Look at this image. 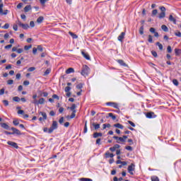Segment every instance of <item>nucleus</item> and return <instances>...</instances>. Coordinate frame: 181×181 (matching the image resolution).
<instances>
[{
	"instance_id": "1",
	"label": "nucleus",
	"mask_w": 181,
	"mask_h": 181,
	"mask_svg": "<svg viewBox=\"0 0 181 181\" xmlns=\"http://www.w3.org/2000/svg\"><path fill=\"white\" fill-rule=\"evenodd\" d=\"M57 121L54 120L49 129H47V127H45L43 129V131L44 132H48V134H52L54 131V129H57Z\"/></svg>"
},
{
	"instance_id": "2",
	"label": "nucleus",
	"mask_w": 181,
	"mask_h": 181,
	"mask_svg": "<svg viewBox=\"0 0 181 181\" xmlns=\"http://www.w3.org/2000/svg\"><path fill=\"white\" fill-rule=\"evenodd\" d=\"M76 108H77V106L76 105V104H72L71 107H67V110H71V111H72V113L70 115L71 119H73V118L76 117V112H77V111L76 110Z\"/></svg>"
},
{
	"instance_id": "3",
	"label": "nucleus",
	"mask_w": 181,
	"mask_h": 181,
	"mask_svg": "<svg viewBox=\"0 0 181 181\" xmlns=\"http://www.w3.org/2000/svg\"><path fill=\"white\" fill-rule=\"evenodd\" d=\"M159 9L161 11V13H159L158 18L159 19H163L166 16V8L162 6L159 7Z\"/></svg>"
},
{
	"instance_id": "4",
	"label": "nucleus",
	"mask_w": 181,
	"mask_h": 181,
	"mask_svg": "<svg viewBox=\"0 0 181 181\" xmlns=\"http://www.w3.org/2000/svg\"><path fill=\"white\" fill-rule=\"evenodd\" d=\"M88 73H90V67L87 65H83L82 67V70L81 74L82 76H88Z\"/></svg>"
},
{
	"instance_id": "5",
	"label": "nucleus",
	"mask_w": 181,
	"mask_h": 181,
	"mask_svg": "<svg viewBox=\"0 0 181 181\" xmlns=\"http://www.w3.org/2000/svg\"><path fill=\"white\" fill-rule=\"evenodd\" d=\"M127 170L129 174L134 175V170H135V164L132 163L130 165L128 166Z\"/></svg>"
},
{
	"instance_id": "6",
	"label": "nucleus",
	"mask_w": 181,
	"mask_h": 181,
	"mask_svg": "<svg viewBox=\"0 0 181 181\" xmlns=\"http://www.w3.org/2000/svg\"><path fill=\"white\" fill-rule=\"evenodd\" d=\"M106 105L113 107V108H116V110H119V107H118V103L115 102H107L106 103Z\"/></svg>"
},
{
	"instance_id": "7",
	"label": "nucleus",
	"mask_w": 181,
	"mask_h": 181,
	"mask_svg": "<svg viewBox=\"0 0 181 181\" xmlns=\"http://www.w3.org/2000/svg\"><path fill=\"white\" fill-rule=\"evenodd\" d=\"M11 131H13L12 135H22V133L19 131V129L15 127H11Z\"/></svg>"
},
{
	"instance_id": "8",
	"label": "nucleus",
	"mask_w": 181,
	"mask_h": 181,
	"mask_svg": "<svg viewBox=\"0 0 181 181\" xmlns=\"http://www.w3.org/2000/svg\"><path fill=\"white\" fill-rule=\"evenodd\" d=\"M8 145H10V146H12L13 148H15L16 149H19V146H18V144L13 142V141H8L7 142Z\"/></svg>"
},
{
	"instance_id": "9",
	"label": "nucleus",
	"mask_w": 181,
	"mask_h": 181,
	"mask_svg": "<svg viewBox=\"0 0 181 181\" xmlns=\"http://www.w3.org/2000/svg\"><path fill=\"white\" fill-rule=\"evenodd\" d=\"M18 26H21V28H23V29H24L25 30L29 29L28 24H23L22 22L18 21Z\"/></svg>"
},
{
	"instance_id": "10",
	"label": "nucleus",
	"mask_w": 181,
	"mask_h": 181,
	"mask_svg": "<svg viewBox=\"0 0 181 181\" xmlns=\"http://www.w3.org/2000/svg\"><path fill=\"white\" fill-rule=\"evenodd\" d=\"M146 118H156V115L153 112H149L146 114Z\"/></svg>"
},
{
	"instance_id": "11",
	"label": "nucleus",
	"mask_w": 181,
	"mask_h": 181,
	"mask_svg": "<svg viewBox=\"0 0 181 181\" xmlns=\"http://www.w3.org/2000/svg\"><path fill=\"white\" fill-rule=\"evenodd\" d=\"M113 139H116V142L117 144H120V142H125V139H124V138L122 137H118L117 136H113Z\"/></svg>"
},
{
	"instance_id": "12",
	"label": "nucleus",
	"mask_w": 181,
	"mask_h": 181,
	"mask_svg": "<svg viewBox=\"0 0 181 181\" xmlns=\"http://www.w3.org/2000/svg\"><path fill=\"white\" fill-rule=\"evenodd\" d=\"M12 52H17V53H18V54H21V53H22L23 52V49H22V48L18 49V47H13L12 48Z\"/></svg>"
},
{
	"instance_id": "13",
	"label": "nucleus",
	"mask_w": 181,
	"mask_h": 181,
	"mask_svg": "<svg viewBox=\"0 0 181 181\" xmlns=\"http://www.w3.org/2000/svg\"><path fill=\"white\" fill-rule=\"evenodd\" d=\"M81 54L85 59H86V60H90V55L87 52H84V50L81 51Z\"/></svg>"
},
{
	"instance_id": "14",
	"label": "nucleus",
	"mask_w": 181,
	"mask_h": 181,
	"mask_svg": "<svg viewBox=\"0 0 181 181\" xmlns=\"http://www.w3.org/2000/svg\"><path fill=\"white\" fill-rule=\"evenodd\" d=\"M117 63H119V64H120V66H123V67L128 66V65L125 64V62L122 59H117Z\"/></svg>"
},
{
	"instance_id": "15",
	"label": "nucleus",
	"mask_w": 181,
	"mask_h": 181,
	"mask_svg": "<svg viewBox=\"0 0 181 181\" xmlns=\"http://www.w3.org/2000/svg\"><path fill=\"white\" fill-rule=\"evenodd\" d=\"M125 37V33L122 32L119 36H118V40L119 42H122L124 40V38Z\"/></svg>"
},
{
	"instance_id": "16",
	"label": "nucleus",
	"mask_w": 181,
	"mask_h": 181,
	"mask_svg": "<svg viewBox=\"0 0 181 181\" xmlns=\"http://www.w3.org/2000/svg\"><path fill=\"white\" fill-rule=\"evenodd\" d=\"M0 125L4 129H11V127L6 123H0Z\"/></svg>"
},
{
	"instance_id": "17",
	"label": "nucleus",
	"mask_w": 181,
	"mask_h": 181,
	"mask_svg": "<svg viewBox=\"0 0 181 181\" xmlns=\"http://www.w3.org/2000/svg\"><path fill=\"white\" fill-rule=\"evenodd\" d=\"M115 128H119V129H124V126L119 123L114 124Z\"/></svg>"
},
{
	"instance_id": "18",
	"label": "nucleus",
	"mask_w": 181,
	"mask_h": 181,
	"mask_svg": "<svg viewBox=\"0 0 181 181\" xmlns=\"http://www.w3.org/2000/svg\"><path fill=\"white\" fill-rule=\"evenodd\" d=\"M114 156L113 153H110V152L107 151L105 153V158H112Z\"/></svg>"
},
{
	"instance_id": "19",
	"label": "nucleus",
	"mask_w": 181,
	"mask_h": 181,
	"mask_svg": "<svg viewBox=\"0 0 181 181\" xmlns=\"http://www.w3.org/2000/svg\"><path fill=\"white\" fill-rule=\"evenodd\" d=\"M32 10V6L30 5H27L25 8H24V12H29V11Z\"/></svg>"
},
{
	"instance_id": "20",
	"label": "nucleus",
	"mask_w": 181,
	"mask_h": 181,
	"mask_svg": "<svg viewBox=\"0 0 181 181\" xmlns=\"http://www.w3.org/2000/svg\"><path fill=\"white\" fill-rule=\"evenodd\" d=\"M93 138H98V136H103V133L101 132H95L93 134Z\"/></svg>"
},
{
	"instance_id": "21",
	"label": "nucleus",
	"mask_w": 181,
	"mask_h": 181,
	"mask_svg": "<svg viewBox=\"0 0 181 181\" xmlns=\"http://www.w3.org/2000/svg\"><path fill=\"white\" fill-rule=\"evenodd\" d=\"M175 56H180V54H181V49L175 48Z\"/></svg>"
},
{
	"instance_id": "22",
	"label": "nucleus",
	"mask_w": 181,
	"mask_h": 181,
	"mask_svg": "<svg viewBox=\"0 0 181 181\" xmlns=\"http://www.w3.org/2000/svg\"><path fill=\"white\" fill-rule=\"evenodd\" d=\"M169 21H170V22H173V23H174L175 25H176V19H175V18H173V16L170 15V16H169Z\"/></svg>"
},
{
	"instance_id": "23",
	"label": "nucleus",
	"mask_w": 181,
	"mask_h": 181,
	"mask_svg": "<svg viewBox=\"0 0 181 181\" xmlns=\"http://www.w3.org/2000/svg\"><path fill=\"white\" fill-rule=\"evenodd\" d=\"M70 73H74V69L73 68H69L66 71V74H70Z\"/></svg>"
},
{
	"instance_id": "24",
	"label": "nucleus",
	"mask_w": 181,
	"mask_h": 181,
	"mask_svg": "<svg viewBox=\"0 0 181 181\" xmlns=\"http://www.w3.org/2000/svg\"><path fill=\"white\" fill-rule=\"evenodd\" d=\"M44 20H45V18H44L43 16H40V17L37 19V23H42Z\"/></svg>"
},
{
	"instance_id": "25",
	"label": "nucleus",
	"mask_w": 181,
	"mask_h": 181,
	"mask_svg": "<svg viewBox=\"0 0 181 181\" xmlns=\"http://www.w3.org/2000/svg\"><path fill=\"white\" fill-rule=\"evenodd\" d=\"M161 29L164 32H169V28H168V26H166L165 25H161Z\"/></svg>"
},
{
	"instance_id": "26",
	"label": "nucleus",
	"mask_w": 181,
	"mask_h": 181,
	"mask_svg": "<svg viewBox=\"0 0 181 181\" xmlns=\"http://www.w3.org/2000/svg\"><path fill=\"white\" fill-rule=\"evenodd\" d=\"M156 46H158L159 50H163V45L160 42H157L156 43Z\"/></svg>"
},
{
	"instance_id": "27",
	"label": "nucleus",
	"mask_w": 181,
	"mask_h": 181,
	"mask_svg": "<svg viewBox=\"0 0 181 181\" xmlns=\"http://www.w3.org/2000/svg\"><path fill=\"white\" fill-rule=\"evenodd\" d=\"M148 43H153V37L152 35H148Z\"/></svg>"
},
{
	"instance_id": "28",
	"label": "nucleus",
	"mask_w": 181,
	"mask_h": 181,
	"mask_svg": "<svg viewBox=\"0 0 181 181\" xmlns=\"http://www.w3.org/2000/svg\"><path fill=\"white\" fill-rule=\"evenodd\" d=\"M109 117H110V118H112V119L115 120L117 119V116L114 115L113 113H108Z\"/></svg>"
},
{
	"instance_id": "29",
	"label": "nucleus",
	"mask_w": 181,
	"mask_h": 181,
	"mask_svg": "<svg viewBox=\"0 0 181 181\" xmlns=\"http://www.w3.org/2000/svg\"><path fill=\"white\" fill-rule=\"evenodd\" d=\"M92 125L94 127L95 130L100 129V124L93 123Z\"/></svg>"
},
{
	"instance_id": "30",
	"label": "nucleus",
	"mask_w": 181,
	"mask_h": 181,
	"mask_svg": "<svg viewBox=\"0 0 181 181\" xmlns=\"http://www.w3.org/2000/svg\"><path fill=\"white\" fill-rule=\"evenodd\" d=\"M69 35L74 39H77L78 37V36L77 35H76V34H74V33H71V32H69Z\"/></svg>"
},
{
	"instance_id": "31",
	"label": "nucleus",
	"mask_w": 181,
	"mask_h": 181,
	"mask_svg": "<svg viewBox=\"0 0 181 181\" xmlns=\"http://www.w3.org/2000/svg\"><path fill=\"white\" fill-rule=\"evenodd\" d=\"M151 181H159V177H158L156 175L152 176Z\"/></svg>"
},
{
	"instance_id": "32",
	"label": "nucleus",
	"mask_w": 181,
	"mask_h": 181,
	"mask_svg": "<svg viewBox=\"0 0 181 181\" xmlns=\"http://www.w3.org/2000/svg\"><path fill=\"white\" fill-rule=\"evenodd\" d=\"M144 25H142L140 27L139 30L140 35H144Z\"/></svg>"
},
{
	"instance_id": "33",
	"label": "nucleus",
	"mask_w": 181,
	"mask_h": 181,
	"mask_svg": "<svg viewBox=\"0 0 181 181\" xmlns=\"http://www.w3.org/2000/svg\"><path fill=\"white\" fill-rule=\"evenodd\" d=\"M13 100L16 102V103H19V101H21V98L18 96H15L13 98Z\"/></svg>"
},
{
	"instance_id": "34",
	"label": "nucleus",
	"mask_w": 181,
	"mask_h": 181,
	"mask_svg": "<svg viewBox=\"0 0 181 181\" xmlns=\"http://www.w3.org/2000/svg\"><path fill=\"white\" fill-rule=\"evenodd\" d=\"M41 115L42 116L43 119H47V115H46V112H41Z\"/></svg>"
},
{
	"instance_id": "35",
	"label": "nucleus",
	"mask_w": 181,
	"mask_h": 181,
	"mask_svg": "<svg viewBox=\"0 0 181 181\" xmlns=\"http://www.w3.org/2000/svg\"><path fill=\"white\" fill-rule=\"evenodd\" d=\"M38 104H40V105L45 104V98H40V100H38Z\"/></svg>"
},
{
	"instance_id": "36",
	"label": "nucleus",
	"mask_w": 181,
	"mask_h": 181,
	"mask_svg": "<svg viewBox=\"0 0 181 181\" xmlns=\"http://www.w3.org/2000/svg\"><path fill=\"white\" fill-rule=\"evenodd\" d=\"M50 71H52V69H47L44 73V76H47V74H50Z\"/></svg>"
},
{
	"instance_id": "37",
	"label": "nucleus",
	"mask_w": 181,
	"mask_h": 181,
	"mask_svg": "<svg viewBox=\"0 0 181 181\" xmlns=\"http://www.w3.org/2000/svg\"><path fill=\"white\" fill-rule=\"evenodd\" d=\"M13 125H15L16 127L18 126V125H19V120H18V119H14V120L13 121Z\"/></svg>"
},
{
	"instance_id": "38",
	"label": "nucleus",
	"mask_w": 181,
	"mask_h": 181,
	"mask_svg": "<svg viewBox=\"0 0 181 181\" xmlns=\"http://www.w3.org/2000/svg\"><path fill=\"white\" fill-rule=\"evenodd\" d=\"M37 50H38V52H43V47H42V45H38L37 47Z\"/></svg>"
},
{
	"instance_id": "39",
	"label": "nucleus",
	"mask_w": 181,
	"mask_h": 181,
	"mask_svg": "<svg viewBox=\"0 0 181 181\" xmlns=\"http://www.w3.org/2000/svg\"><path fill=\"white\" fill-rule=\"evenodd\" d=\"M173 83L174 86H179V81L177 79H173Z\"/></svg>"
},
{
	"instance_id": "40",
	"label": "nucleus",
	"mask_w": 181,
	"mask_h": 181,
	"mask_svg": "<svg viewBox=\"0 0 181 181\" xmlns=\"http://www.w3.org/2000/svg\"><path fill=\"white\" fill-rule=\"evenodd\" d=\"M76 88L78 89V90H81L82 88H83V83H79V84H78L77 86H76Z\"/></svg>"
},
{
	"instance_id": "41",
	"label": "nucleus",
	"mask_w": 181,
	"mask_h": 181,
	"mask_svg": "<svg viewBox=\"0 0 181 181\" xmlns=\"http://www.w3.org/2000/svg\"><path fill=\"white\" fill-rule=\"evenodd\" d=\"M125 149H127V151H130V152H132L133 151L132 146H127L125 147Z\"/></svg>"
},
{
	"instance_id": "42",
	"label": "nucleus",
	"mask_w": 181,
	"mask_h": 181,
	"mask_svg": "<svg viewBox=\"0 0 181 181\" xmlns=\"http://www.w3.org/2000/svg\"><path fill=\"white\" fill-rule=\"evenodd\" d=\"M2 8H4V4H0V14L1 15V13H4V9Z\"/></svg>"
},
{
	"instance_id": "43",
	"label": "nucleus",
	"mask_w": 181,
	"mask_h": 181,
	"mask_svg": "<svg viewBox=\"0 0 181 181\" xmlns=\"http://www.w3.org/2000/svg\"><path fill=\"white\" fill-rule=\"evenodd\" d=\"M29 49H32V45H25V46L24 47V49H25V50H29Z\"/></svg>"
},
{
	"instance_id": "44",
	"label": "nucleus",
	"mask_w": 181,
	"mask_h": 181,
	"mask_svg": "<svg viewBox=\"0 0 181 181\" xmlns=\"http://www.w3.org/2000/svg\"><path fill=\"white\" fill-rule=\"evenodd\" d=\"M158 14V10L157 9H154L152 11V16H156V15Z\"/></svg>"
},
{
	"instance_id": "45",
	"label": "nucleus",
	"mask_w": 181,
	"mask_h": 181,
	"mask_svg": "<svg viewBox=\"0 0 181 181\" xmlns=\"http://www.w3.org/2000/svg\"><path fill=\"white\" fill-rule=\"evenodd\" d=\"M167 52H168V53H172V47H170V45L168 46Z\"/></svg>"
},
{
	"instance_id": "46",
	"label": "nucleus",
	"mask_w": 181,
	"mask_h": 181,
	"mask_svg": "<svg viewBox=\"0 0 181 181\" xmlns=\"http://www.w3.org/2000/svg\"><path fill=\"white\" fill-rule=\"evenodd\" d=\"M80 181H93L91 178H81Z\"/></svg>"
},
{
	"instance_id": "47",
	"label": "nucleus",
	"mask_w": 181,
	"mask_h": 181,
	"mask_svg": "<svg viewBox=\"0 0 181 181\" xmlns=\"http://www.w3.org/2000/svg\"><path fill=\"white\" fill-rule=\"evenodd\" d=\"M151 54L153 57H158V53L156 51H151Z\"/></svg>"
},
{
	"instance_id": "48",
	"label": "nucleus",
	"mask_w": 181,
	"mask_h": 181,
	"mask_svg": "<svg viewBox=\"0 0 181 181\" xmlns=\"http://www.w3.org/2000/svg\"><path fill=\"white\" fill-rule=\"evenodd\" d=\"M87 132V122H85V126L83 129V134H86Z\"/></svg>"
},
{
	"instance_id": "49",
	"label": "nucleus",
	"mask_w": 181,
	"mask_h": 181,
	"mask_svg": "<svg viewBox=\"0 0 181 181\" xmlns=\"http://www.w3.org/2000/svg\"><path fill=\"white\" fill-rule=\"evenodd\" d=\"M3 103L6 107H8V105H9V102L6 100H3Z\"/></svg>"
},
{
	"instance_id": "50",
	"label": "nucleus",
	"mask_w": 181,
	"mask_h": 181,
	"mask_svg": "<svg viewBox=\"0 0 181 181\" xmlns=\"http://www.w3.org/2000/svg\"><path fill=\"white\" fill-rule=\"evenodd\" d=\"M70 90H71V88L70 86H66L65 88V93H69L70 92Z\"/></svg>"
},
{
	"instance_id": "51",
	"label": "nucleus",
	"mask_w": 181,
	"mask_h": 181,
	"mask_svg": "<svg viewBox=\"0 0 181 181\" xmlns=\"http://www.w3.org/2000/svg\"><path fill=\"white\" fill-rule=\"evenodd\" d=\"M3 29H9V23H6L3 27Z\"/></svg>"
},
{
	"instance_id": "52",
	"label": "nucleus",
	"mask_w": 181,
	"mask_h": 181,
	"mask_svg": "<svg viewBox=\"0 0 181 181\" xmlns=\"http://www.w3.org/2000/svg\"><path fill=\"white\" fill-rule=\"evenodd\" d=\"M149 31L151 32V33H155L156 32V30L154 28H151L149 29Z\"/></svg>"
},
{
	"instance_id": "53",
	"label": "nucleus",
	"mask_w": 181,
	"mask_h": 181,
	"mask_svg": "<svg viewBox=\"0 0 181 181\" xmlns=\"http://www.w3.org/2000/svg\"><path fill=\"white\" fill-rule=\"evenodd\" d=\"M36 70L35 67H30L28 69V71H35Z\"/></svg>"
},
{
	"instance_id": "54",
	"label": "nucleus",
	"mask_w": 181,
	"mask_h": 181,
	"mask_svg": "<svg viewBox=\"0 0 181 181\" xmlns=\"http://www.w3.org/2000/svg\"><path fill=\"white\" fill-rule=\"evenodd\" d=\"M59 124H63L64 122V117H62L59 120Z\"/></svg>"
},
{
	"instance_id": "55",
	"label": "nucleus",
	"mask_w": 181,
	"mask_h": 181,
	"mask_svg": "<svg viewBox=\"0 0 181 181\" xmlns=\"http://www.w3.org/2000/svg\"><path fill=\"white\" fill-rule=\"evenodd\" d=\"M175 36H177L178 37H181V33L180 31H177L175 33Z\"/></svg>"
},
{
	"instance_id": "56",
	"label": "nucleus",
	"mask_w": 181,
	"mask_h": 181,
	"mask_svg": "<svg viewBox=\"0 0 181 181\" xmlns=\"http://www.w3.org/2000/svg\"><path fill=\"white\" fill-rule=\"evenodd\" d=\"M7 84H8L9 86H11V84H13V80L9 79L8 81H7Z\"/></svg>"
},
{
	"instance_id": "57",
	"label": "nucleus",
	"mask_w": 181,
	"mask_h": 181,
	"mask_svg": "<svg viewBox=\"0 0 181 181\" xmlns=\"http://www.w3.org/2000/svg\"><path fill=\"white\" fill-rule=\"evenodd\" d=\"M52 98H55L56 100H60V98L59 97V95L54 94L52 95Z\"/></svg>"
},
{
	"instance_id": "58",
	"label": "nucleus",
	"mask_w": 181,
	"mask_h": 181,
	"mask_svg": "<svg viewBox=\"0 0 181 181\" xmlns=\"http://www.w3.org/2000/svg\"><path fill=\"white\" fill-rule=\"evenodd\" d=\"M13 30H15L16 32L18 30V25L14 24L13 25Z\"/></svg>"
},
{
	"instance_id": "59",
	"label": "nucleus",
	"mask_w": 181,
	"mask_h": 181,
	"mask_svg": "<svg viewBox=\"0 0 181 181\" xmlns=\"http://www.w3.org/2000/svg\"><path fill=\"white\" fill-rule=\"evenodd\" d=\"M33 54H36V53H37V48L33 47Z\"/></svg>"
},
{
	"instance_id": "60",
	"label": "nucleus",
	"mask_w": 181,
	"mask_h": 181,
	"mask_svg": "<svg viewBox=\"0 0 181 181\" xmlns=\"http://www.w3.org/2000/svg\"><path fill=\"white\" fill-rule=\"evenodd\" d=\"M18 114H21V115H23L25 114V111L23 110H20L18 111Z\"/></svg>"
},
{
	"instance_id": "61",
	"label": "nucleus",
	"mask_w": 181,
	"mask_h": 181,
	"mask_svg": "<svg viewBox=\"0 0 181 181\" xmlns=\"http://www.w3.org/2000/svg\"><path fill=\"white\" fill-rule=\"evenodd\" d=\"M22 6H23V3H20L17 5V8L18 9H21V8H22Z\"/></svg>"
},
{
	"instance_id": "62",
	"label": "nucleus",
	"mask_w": 181,
	"mask_h": 181,
	"mask_svg": "<svg viewBox=\"0 0 181 181\" xmlns=\"http://www.w3.org/2000/svg\"><path fill=\"white\" fill-rule=\"evenodd\" d=\"M30 26L31 28H35V22L34 21H30Z\"/></svg>"
},
{
	"instance_id": "63",
	"label": "nucleus",
	"mask_w": 181,
	"mask_h": 181,
	"mask_svg": "<svg viewBox=\"0 0 181 181\" xmlns=\"http://www.w3.org/2000/svg\"><path fill=\"white\" fill-rule=\"evenodd\" d=\"M29 84H30L29 81H23V85H24V86H29Z\"/></svg>"
},
{
	"instance_id": "64",
	"label": "nucleus",
	"mask_w": 181,
	"mask_h": 181,
	"mask_svg": "<svg viewBox=\"0 0 181 181\" xmlns=\"http://www.w3.org/2000/svg\"><path fill=\"white\" fill-rule=\"evenodd\" d=\"M11 47H12V45H11H11H8L5 46V47H4V49H11Z\"/></svg>"
}]
</instances>
